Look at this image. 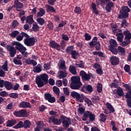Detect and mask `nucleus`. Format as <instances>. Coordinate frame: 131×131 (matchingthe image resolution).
Here are the masks:
<instances>
[{"label": "nucleus", "instance_id": "nucleus-1", "mask_svg": "<svg viewBox=\"0 0 131 131\" xmlns=\"http://www.w3.org/2000/svg\"><path fill=\"white\" fill-rule=\"evenodd\" d=\"M48 83L50 85H54L55 80L51 78L49 80V76L47 74H42L36 78V83L38 88H42Z\"/></svg>", "mask_w": 131, "mask_h": 131}, {"label": "nucleus", "instance_id": "nucleus-2", "mask_svg": "<svg viewBox=\"0 0 131 131\" xmlns=\"http://www.w3.org/2000/svg\"><path fill=\"white\" fill-rule=\"evenodd\" d=\"M130 12V9L128 8V6H122L121 7V9L120 10L119 14L118 17V19H123L121 24V27L125 28V27H127V26L129 25V24H128L126 20V18H128V16L129 15L128 13Z\"/></svg>", "mask_w": 131, "mask_h": 131}, {"label": "nucleus", "instance_id": "nucleus-3", "mask_svg": "<svg viewBox=\"0 0 131 131\" xmlns=\"http://www.w3.org/2000/svg\"><path fill=\"white\" fill-rule=\"evenodd\" d=\"M12 45L15 46L16 50L20 52L21 54L19 56L23 57L24 60H26L28 57V52H26L27 49L18 41H14L12 42Z\"/></svg>", "mask_w": 131, "mask_h": 131}, {"label": "nucleus", "instance_id": "nucleus-4", "mask_svg": "<svg viewBox=\"0 0 131 131\" xmlns=\"http://www.w3.org/2000/svg\"><path fill=\"white\" fill-rule=\"evenodd\" d=\"M81 85H82V83L80 81V78L79 77L75 76L71 77L70 87L72 90H79Z\"/></svg>", "mask_w": 131, "mask_h": 131}, {"label": "nucleus", "instance_id": "nucleus-5", "mask_svg": "<svg viewBox=\"0 0 131 131\" xmlns=\"http://www.w3.org/2000/svg\"><path fill=\"white\" fill-rule=\"evenodd\" d=\"M110 46H108V50L114 55H117L118 54V49H117V42L113 39H111L110 41Z\"/></svg>", "mask_w": 131, "mask_h": 131}, {"label": "nucleus", "instance_id": "nucleus-6", "mask_svg": "<svg viewBox=\"0 0 131 131\" xmlns=\"http://www.w3.org/2000/svg\"><path fill=\"white\" fill-rule=\"evenodd\" d=\"M88 118L89 119L90 121H95L96 120V115L93 113V112L86 111L83 114L82 120L83 121H86Z\"/></svg>", "mask_w": 131, "mask_h": 131}, {"label": "nucleus", "instance_id": "nucleus-7", "mask_svg": "<svg viewBox=\"0 0 131 131\" xmlns=\"http://www.w3.org/2000/svg\"><path fill=\"white\" fill-rule=\"evenodd\" d=\"M61 123H62V126L64 128L69 127L71 125V119L70 117H67L64 115L60 116Z\"/></svg>", "mask_w": 131, "mask_h": 131}, {"label": "nucleus", "instance_id": "nucleus-8", "mask_svg": "<svg viewBox=\"0 0 131 131\" xmlns=\"http://www.w3.org/2000/svg\"><path fill=\"white\" fill-rule=\"evenodd\" d=\"M70 96L75 99H77L78 101H79L80 103L83 102V99H84V97H83V94L80 95L76 92L72 91L71 92Z\"/></svg>", "mask_w": 131, "mask_h": 131}, {"label": "nucleus", "instance_id": "nucleus-9", "mask_svg": "<svg viewBox=\"0 0 131 131\" xmlns=\"http://www.w3.org/2000/svg\"><path fill=\"white\" fill-rule=\"evenodd\" d=\"M80 75L83 81H90L93 75L91 73L86 74L84 71L81 70L80 72Z\"/></svg>", "mask_w": 131, "mask_h": 131}, {"label": "nucleus", "instance_id": "nucleus-10", "mask_svg": "<svg viewBox=\"0 0 131 131\" xmlns=\"http://www.w3.org/2000/svg\"><path fill=\"white\" fill-rule=\"evenodd\" d=\"M24 43L27 47H32L35 44V38L34 37L25 38Z\"/></svg>", "mask_w": 131, "mask_h": 131}, {"label": "nucleus", "instance_id": "nucleus-11", "mask_svg": "<svg viewBox=\"0 0 131 131\" xmlns=\"http://www.w3.org/2000/svg\"><path fill=\"white\" fill-rule=\"evenodd\" d=\"M7 50L8 52H9V55L11 58L15 57V55L17 54V49L14 47V46L9 45L7 46Z\"/></svg>", "mask_w": 131, "mask_h": 131}, {"label": "nucleus", "instance_id": "nucleus-12", "mask_svg": "<svg viewBox=\"0 0 131 131\" xmlns=\"http://www.w3.org/2000/svg\"><path fill=\"white\" fill-rule=\"evenodd\" d=\"M13 7L17 12H21V9L24 8V5H23V3L19 2V0H15Z\"/></svg>", "mask_w": 131, "mask_h": 131}, {"label": "nucleus", "instance_id": "nucleus-13", "mask_svg": "<svg viewBox=\"0 0 131 131\" xmlns=\"http://www.w3.org/2000/svg\"><path fill=\"white\" fill-rule=\"evenodd\" d=\"M13 115L16 117H27V112L25 110H21L19 111L14 112Z\"/></svg>", "mask_w": 131, "mask_h": 131}, {"label": "nucleus", "instance_id": "nucleus-14", "mask_svg": "<svg viewBox=\"0 0 131 131\" xmlns=\"http://www.w3.org/2000/svg\"><path fill=\"white\" fill-rule=\"evenodd\" d=\"M49 123H54L55 125H60L61 124V117L60 119L56 118L55 116H51L49 118Z\"/></svg>", "mask_w": 131, "mask_h": 131}, {"label": "nucleus", "instance_id": "nucleus-15", "mask_svg": "<svg viewBox=\"0 0 131 131\" xmlns=\"http://www.w3.org/2000/svg\"><path fill=\"white\" fill-rule=\"evenodd\" d=\"M44 97L45 98V100H46V101H48V102H49V103H55V102H56V98H55V97L52 96V95H51V94L50 93H46L44 94Z\"/></svg>", "mask_w": 131, "mask_h": 131}, {"label": "nucleus", "instance_id": "nucleus-16", "mask_svg": "<svg viewBox=\"0 0 131 131\" xmlns=\"http://www.w3.org/2000/svg\"><path fill=\"white\" fill-rule=\"evenodd\" d=\"M49 46L50 48H52V49H55L57 51H60V48H61V46L56 42L55 40L50 41L49 42Z\"/></svg>", "mask_w": 131, "mask_h": 131}, {"label": "nucleus", "instance_id": "nucleus-17", "mask_svg": "<svg viewBox=\"0 0 131 131\" xmlns=\"http://www.w3.org/2000/svg\"><path fill=\"white\" fill-rule=\"evenodd\" d=\"M119 58L117 56H112L110 58V62L111 65L113 66H117V65H119Z\"/></svg>", "mask_w": 131, "mask_h": 131}, {"label": "nucleus", "instance_id": "nucleus-18", "mask_svg": "<svg viewBox=\"0 0 131 131\" xmlns=\"http://www.w3.org/2000/svg\"><path fill=\"white\" fill-rule=\"evenodd\" d=\"M113 7H114V3L111 0L110 2L106 3L105 6V10L106 12L110 13V12H111L112 10V8H113Z\"/></svg>", "mask_w": 131, "mask_h": 131}, {"label": "nucleus", "instance_id": "nucleus-19", "mask_svg": "<svg viewBox=\"0 0 131 131\" xmlns=\"http://www.w3.org/2000/svg\"><path fill=\"white\" fill-rule=\"evenodd\" d=\"M21 59H23V57L21 56V55H17L13 58V62L15 65H22Z\"/></svg>", "mask_w": 131, "mask_h": 131}, {"label": "nucleus", "instance_id": "nucleus-20", "mask_svg": "<svg viewBox=\"0 0 131 131\" xmlns=\"http://www.w3.org/2000/svg\"><path fill=\"white\" fill-rule=\"evenodd\" d=\"M125 98L126 99H127L126 100V102L128 107H129V108H131V90H129L128 93H126Z\"/></svg>", "mask_w": 131, "mask_h": 131}, {"label": "nucleus", "instance_id": "nucleus-21", "mask_svg": "<svg viewBox=\"0 0 131 131\" xmlns=\"http://www.w3.org/2000/svg\"><path fill=\"white\" fill-rule=\"evenodd\" d=\"M123 35H124V40H128L130 41V39H131V33L128 30H126L124 31L123 32Z\"/></svg>", "mask_w": 131, "mask_h": 131}, {"label": "nucleus", "instance_id": "nucleus-22", "mask_svg": "<svg viewBox=\"0 0 131 131\" xmlns=\"http://www.w3.org/2000/svg\"><path fill=\"white\" fill-rule=\"evenodd\" d=\"M19 106L20 108H31V104H30V103L26 101H21L19 103Z\"/></svg>", "mask_w": 131, "mask_h": 131}, {"label": "nucleus", "instance_id": "nucleus-23", "mask_svg": "<svg viewBox=\"0 0 131 131\" xmlns=\"http://www.w3.org/2000/svg\"><path fill=\"white\" fill-rule=\"evenodd\" d=\"M46 7L47 13H56V9H55V8H54V7L50 5H46Z\"/></svg>", "mask_w": 131, "mask_h": 131}, {"label": "nucleus", "instance_id": "nucleus-24", "mask_svg": "<svg viewBox=\"0 0 131 131\" xmlns=\"http://www.w3.org/2000/svg\"><path fill=\"white\" fill-rule=\"evenodd\" d=\"M4 86L8 91H10L13 89V84L9 81H5Z\"/></svg>", "mask_w": 131, "mask_h": 131}, {"label": "nucleus", "instance_id": "nucleus-25", "mask_svg": "<svg viewBox=\"0 0 131 131\" xmlns=\"http://www.w3.org/2000/svg\"><path fill=\"white\" fill-rule=\"evenodd\" d=\"M115 91H116V92H115ZM114 93H115V94H117V95H119V97H123V96H124L123 90L121 88H120L117 90H115Z\"/></svg>", "mask_w": 131, "mask_h": 131}, {"label": "nucleus", "instance_id": "nucleus-26", "mask_svg": "<svg viewBox=\"0 0 131 131\" xmlns=\"http://www.w3.org/2000/svg\"><path fill=\"white\" fill-rule=\"evenodd\" d=\"M69 70L71 74H73V75H76L77 71L76 70V68H75L74 66H70Z\"/></svg>", "mask_w": 131, "mask_h": 131}, {"label": "nucleus", "instance_id": "nucleus-27", "mask_svg": "<svg viewBox=\"0 0 131 131\" xmlns=\"http://www.w3.org/2000/svg\"><path fill=\"white\" fill-rule=\"evenodd\" d=\"M17 123V121L15 119L9 120L7 122L6 126L10 127L11 126H13L15 125Z\"/></svg>", "mask_w": 131, "mask_h": 131}, {"label": "nucleus", "instance_id": "nucleus-28", "mask_svg": "<svg viewBox=\"0 0 131 131\" xmlns=\"http://www.w3.org/2000/svg\"><path fill=\"white\" fill-rule=\"evenodd\" d=\"M106 108L109 110L110 113H114L115 112L114 107H113V106L110 103L106 102Z\"/></svg>", "mask_w": 131, "mask_h": 131}, {"label": "nucleus", "instance_id": "nucleus-29", "mask_svg": "<svg viewBox=\"0 0 131 131\" xmlns=\"http://www.w3.org/2000/svg\"><path fill=\"white\" fill-rule=\"evenodd\" d=\"M91 48H95L96 51H101V43L100 41L93 43V46H90Z\"/></svg>", "mask_w": 131, "mask_h": 131}, {"label": "nucleus", "instance_id": "nucleus-30", "mask_svg": "<svg viewBox=\"0 0 131 131\" xmlns=\"http://www.w3.org/2000/svg\"><path fill=\"white\" fill-rule=\"evenodd\" d=\"M67 76V72L64 71H60L59 74L58 75V78L61 79V78H65Z\"/></svg>", "mask_w": 131, "mask_h": 131}, {"label": "nucleus", "instance_id": "nucleus-31", "mask_svg": "<svg viewBox=\"0 0 131 131\" xmlns=\"http://www.w3.org/2000/svg\"><path fill=\"white\" fill-rule=\"evenodd\" d=\"M33 22H34V20H33V15H30L27 17L26 23L31 25V24H32Z\"/></svg>", "mask_w": 131, "mask_h": 131}, {"label": "nucleus", "instance_id": "nucleus-32", "mask_svg": "<svg viewBox=\"0 0 131 131\" xmlns=\"http://www.w3.org/2000/svg\"><path fill=\"white\" fill-rule=\"evenodd\" d=\"M118 53L121 56H125V48L119 46L118 47Z\"/></svg>", "mask_w": 131, "mask_h": 131}, {"label": "nucleus", "instance_id": "nucleus-33", "mask_svg": "<svg viewBox=\"0 0 131 131\" xmlns=\"http://www.w3.org/2000/svg\"><path fill=\"white\" fill-rule=\"evenodd\" d=\"M116 36H117V39L118 41H122V40H123V37H124L123 33L121 32L117 33Z\"/></svg>", "mask_w": 131, "mask_h": 131}, {"label": "nucleus", "instance_id": "nucleus-34", "mask_svg": "<svg viewBox=\"0 0 131 131\" xmlns=\"http://www.w3.org/2000/svg\"><path fill=\"white\" fill-rule=\"evenodd\" d=\"M33 72L35 73H39L41 72V65L40 64H38L36 67L33 68Z\"/></svg>", "mask_w": 131, "mask_h": 131}, {"label": "nucleus", "instance_id": "nucleus-35", "mask_svg": "<svg viewBox=\"0 0 131 131\" xmlns=\"http://www.w3.org/2000/svg\"><path fill=\"white\" fill-rule=\"evenodd\" d=\"M74 47L73 46H69L67 47L66 49V52L68 55H70L71 53L73 52V50L74 49Z\"/></svg>", "mask_w": 131, "mask_h": 131}, {"label": "nucleus", "instance_id": "nucleus-36", "mask_svg": "<svg viewBox=\"0 0 131 131\" xmlns=\"http://www.w3.org/2000/svg\"><path fill=\"white\" fill-rule=\"evenodd\" d=\"M36 21L37 22L39 25H40V26L45 25V23H46V20L41 17H38V18H37Z\"/></svg>", "mask_w": 131, "mask_h": 131}, {"label": "nucleus", "instance_id": "nucleus-37", "mask_svg": "<svg viewBox=\"0 0 131 131\" xmlns=\"http://www.w3.org/2000/svg\"><path fill=\"white\" fill-rule=\"evenodd\" d=\"M91 7L93 9V11L95 15H99V11L97 9V5L96 4L92 3L91 4Z\"/></svg>", "mask_w": 131, "mask_h": 131}, {"label": "nucleus", "instance_id": "nucleus-38", "mask_svg": "<svg viewBox=\"0 0 131 131\" xmlns=\"http://www.w3.org/2000/svg\"><path fill=\"white\" fill-rule=\"evenodd\" d=\"M31 126V122L29 120H26L24 122V128H29Z\"/></svg>", "mask_w": 131, "mask_h": 131}, {"label": "nucleus", "instance_id": "nucleus-39", "mask_svg": "<svg viewBox=\"0 0 131 131\" xmlns=\"http://www.w3.org/2000/svg\"><path fill=\"white\" fill-rule=\"evenodd\" d=\"M70 55H71L73 59L76 60V57L79 56V53L78 52L76 51V50H74L70 54Z\"/></svg>", "mask_w": 131, "mask_h": 131}, {"label": "nucleus", "instance_id": "nucleus-40", "mask_svg": "<svg viewBox=\"0 0 131 131\" xmlns=\"http://www.w3.org/2000/svg\"><path fill=\"white\" fill-rule=\"evenodd\" d=\"M23 127H24V124L23 121H20L16 125L14 126V128H15L16 129L18 128H23Z\"/></svg>", "mask_w": 131, "mask_h": 131}, {"label": "nucleus", "instance_id": "nucleus-41", "mask_svg": "<svg viewBox=\"0 0 131 131\" xmlns=\"http://www.w3.org/2000/svg\"><path fill=\"white\" fill-rule=\"evenodd\" d=\"M20 34V32L17 30L12 31L10 34V36L12 37V38H14L16 36H18Z\"/></svg>", "mask_w": 131, "mask_h": 131}, {"label": "nucleus", "instance_id": "nucleus-42", "mask_svg": "<svg viewBox=\"0 0 131 131\" xmlns=\"http://www.w3.org/2000/svg\"><path fill=\"white\" fill-rule=\"evenodd\" d=\"M100 121L105 122L107 119V115L104 114L103 113H101L100 114Z\"/></svg>", "mask_w": 131, "mask_h": 131}, {"label": "nucleus", "instance_id": "nucleus-43", "mask_svg": "<svg viewBox=\"0 0 131 131\" xmlns=\"http://www.w3.org/2000/svg\"><path fill=\"white\" fill-rule=\"evenodd\" d=\"M46 14V11L43 8H40L39 12L37 13V17H42Z\"/></svg>", "mask_w": 131, "mask_h": 131}, {"label": "nucleus", "instance_id": "nucleus-44", "mask_svg": "<svg viewBox=\"0 0 131 131\" xmlns=\"http://www.w3.org/2000/svg\"><path fill=\"white\" fill-rule=\"evenodd\" d=\"M120 46L121 47H126V46H128L130 43V41L128 40H125V41H119Z\"/></svg>", "mask_w": 131, "mask_h": 131}, {"label": "nucleus", "instance_id": "nucleus-45", "mask_svg": "<svg viewBox=\"0 0 131 131\" xmlns=\"http://www.w3.org/2000/svg\"><path fill=\"white\" fill-rule=\"evenodd\" d=\"M59 68L60 69H66V66H65V60H64V59L60 60Z\"/></svg>", "mask_w": 131, "mask_h": 131}, {"label": "nucleus", "instance_id": "nucleus-46", "mask_svg": "<svg viewBox=\"0 0 131 131\" xmlns=\"http://www.w3.org/2000/svg\"><path fill=\"white\" fill-rule=\"evenodd\" d=\"M97 92L100 93H102V91H103V85L101 83H98L97 85Z\"/></svg>", "mask_w": 131, "mask_h": 131}, {"label": "nucleus", "instance_id": "nucleus-47", "mask_svg": "<svg viewBox=\"0 0 131 131\" xmlns=\"http://www.w3.org/2000/svg\"><path fill=\"white\" fill-rule=\"evenodd\" d=\"M32 28L33 31H34L35 32H36L37 31H39L40 29L39 26H38V25H37V24H33V27Z\"/></svg>", "mask_w": 131, "mask_h": 131}, {"label": "nucleus", "instance_id": "nucleus-48", "mask_svg": "<svg viewBox=\"0 0 131 131\" xmlns=\"http://www.w3.org/2000/svg\"><path fill=\"white\" fill-rule=\"evenodd\" d=\"M124 70H125V71L126 72H127V73H128V74H131L130 73V67H129V65L128 64H126L124 66Z\"/></svg>", "mask_w": 131, "mask_h": 131}, {"label": "nucleus", "instance_id": "nucleus-49", "mask_svg": "<svg viewBox=\"0 0 131 131\" xmlns=\"http://www.w3.org/2000/svg\"><path fill=\"white\" fill-rule=\"evenodd\" d=\"M98 42V37H97V36H95L92 39V41H91L89 43V46H91V47H93L94 43H95V42Z\"/></svg>", "mask_w": 131, "mask_h": 131}, {"label": "nucleus", "instance_id": "nucleus-50", "mask_svg": "<svg viewBox=\"0 0 131 131\" xmlns=\"http://www.w3.org/2000/svg\"><path fill=\"white\" fill-rule=\"evenodd\" d=\"M83 98H84L83 100H84V102L86 103V104H88V106H92V105H93V103L92 102L91 100H90V99L88 98H85L84 95H83Z\"/></svg>", "mask_w": 131, "mask_h": 131}, {"label": "nucleus", "instance_id": "nucleus-51", "mask_svg": "<svg viewBox=\"0 0 131 131\" xmlns=\"http://www.w3.org/2000/svg\"><path fill=\"white\" fill-rule=\"evenodd\" d=\"M53 90L54 93H55L57 96H59V95H60V89L58 87L54 86H53Z\"/></svg>", "mask_w": 131, "mask_h": 131}, {"label": "nucleus", "instance_id": "nucleus-52", "mask_svg": "<svg viewBox=\"0 0 131 131\" xmlns=\"http://www.w3.org/2000/svg\"><path fill=\"white\" fill-rule=\"evenodd\" d=\"M74 12L76 14H79L81 13V8L80 7L76 6L75 8Z\"/></svg>", "mask_w": 131, "mask_h": 131}, {"label": "nucleus", "instance_id": "nucleus-53", "mask_svg": "<svg viewBox=\"0 0 131 131\" xmlns=\"http://www.w3.org/2000/svg\"><path fill=\"white\" fill-rule=\"evenodd\" d=\"M47 26L49 30H53L54 29V24L51 21L49 22Z\"/></svg>", "mask_w": 131, "mask_h": 131}, {"label": "nucleus", "instance_id": "nucleus-54", "mask_svg": "<svg viewBox=\"0 0 131 131\" xmlns=\"http://www.w3.org/2000/svg\"><path fill=\"white\" fill-rule=\"evenodd\" d=\"M84 37L85 40H86L87 41H89V40H91V39H92V36L91 35V34L88 33H85Z\"/></svg>", "mask_w": 131, "mask_h": 131}, {"label": "nucleus", "instance_id": "nucleus-55", "mask_svg": "<svg viewBox=\"0 0 131 131\" xmlns=\"http://www.w3.org/2000/svg\"><path fill=\"white\" fill-rule=\"evenodd\" d=\"M2 68L4 71H9L8 69V61H5V63L2 66Z\"/></svg>", "mask_w": 131, "mask_h": 131}, {"label": "nucleus", "instance_id": "nucleus-56", "mask_svg": "<svg viewBox=\"0 0 131 131\" xmlns=\"http://www.w3.org/2000/svg\"><path fill=\"white\" fill-rule=\"evenodd\" d=\"M63 93L66 96H69L70 95V92H69V89L68 88H63Z\"/></svg>", "mask_w": 131, "mask_h": 131}, {"label": "nucleus", "instance_id": "nucleus-57", "mask_svg": "<svg viewBox=\"0 0 131 131\" xmlns=\"http://www.w3.org/2000/svg\"><path fill=\"white\" fill-rule=\"evenodd\" d=\"M43 68L46 70H49V69H51V63H45L43 65Z\"/></svg>", "mask_w": 131, "mask_h": 131}, {"label": "nucleus", "instance_id": "nucleus-58", "mask_svg": "<svg viewBox=\"0 0 131 131\" xmlns=\"http://www.w3.org/2000/svg\"><path fill=\"white\" fill-rule=\"evenodd\" d=\"M86 86V92H89V93H92L93 92V86L91 85H88Z\"/></svg>", "mask_w": 131, "mask_h": 131}, {"label": "nucleus", "instance_id": "nucleus-59", "mask_svg": "<svg viewBox=\"0 0 131 131\" xmlns=\"http://www.w3.org/2000/svg\"><path fill=\"white\" fill-rule=\"evenodd\" d=\"M96 73L98 74V75H102V74H104V72H103L102 68L96 69Z\"/></svg>", "mask_w": 131, "mask_h": 131}, {"label": "nucleus", "instance_id": "nucleus-60", "mask_svg": "<svg viewBox=\"0 0 131 131\" xmlns=\"http://www.w3.org/2000/svg\"><path fill=\"white\" fill-rule=\"evenodd\" d=\"M84 108L83 107H79L78 110V113L79 114H80V115H82L83 114H84V113L85 112H84Z\"/></svg>", "mask_w": 131, "mask_h": 131}, {"label": "nucleus", "instance_id": "nucleus-61", "mask_svg": "<svg viewBox=\"0 0 131 131\" xmlns=\"http://www.w3.org/2000/svg\"><path fill=\"white\" fill-rule=\"evenodd\" d=\"M43 123L41 122V121H38L36 123V124L37 125L36 127H38V128H41L42 127L43 125L42 124Z\"/></svg>", "mask_w": 131, "mask_h": 131}, {"label": "nucleus", "instance_id": "nucleus-62", "mask_svg": "<svg viewBox=\"0 0 131 131\" xmlns=\"http://www.w3.org/2000/svg\"><path fill=\"white\" fill-rule=\"evenodd\" d=\"M9 96L10 98H12L13 99H17V98H18L17 93H10Z\"/></svg>", "mask_w": 131, "mask_h": 131}, {"label": "nucleus", "instance_id": "nucleus-63", "mask_svg": "<svg viewBox=\"0 0 131 131\" xmlns=\"http://www.w3.org/2000/svg\"><path fill=\"white\" fill-rule=\"evenodd\" d=\"M118 84H116L115 83L113 82L110 84V88L111 89H118Z\"/></svg>", "mask_w": 131, "mask_h": 131}, {"label": "nucleus", "instance_id": "nucleus-64", "mask_svg": "<svg viewBox=\"0 0 131 131\" xmlns=\"http://www.w3.org/2000/svg\"><path fill=\"white\" fill-rule=\"evenodd\" d=\"M93 68L95 69H99V68H101V64L98 63H95L93 66Z\"/></svg>", "mask_w": 131, "mask_h": 131}]
</instances>
